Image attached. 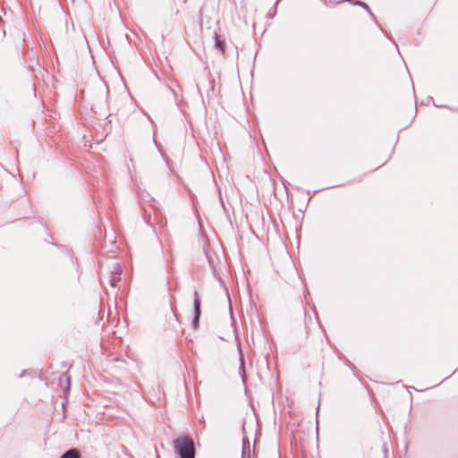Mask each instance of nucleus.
Here are the masks:
<instances>
[{"instance_id": "obj_9", "label": "nucleus", "mask_w": 458, "mask_h": 458, "mask_svg": "<svg viewBox=\"0 0 458 458\" xmlns=\"http://www.w3.org/2000/svg\"><path fill=\"white\" fill-rule=\"evenodd\" d=\"M216 39V47L222 52H225V43L224 40L220 39L219 36L217 34L215 35Z\"/></svg>"}, {"instance_id": "obj_6", "label": "nucleus", "mask_w": 458, "mask_h": 458, "mask_svg": "<svg viewBox=\"0 0 458 458\" xmlns=\"http://www.w3.org/2000/svg\"><path fill=\"white\" fill-rule=\"evenodd\" d=\"M242 458H250V441L246 437L242 440Z\"/></svg>"}, {"instance_id": "obj_2", "label": "nucleus", "mask_w": 458, "mask_h": 458, "mask_svg": "<svg viewBox=\"0 0 458 458\" xmlns=\"http://www.w3.org/2000/svg\"><path fill=\"white\" fill-rule=\"evenodd\" d=\"M193 307H194V316L192 318V327L194 328H197L199 322V318L201 314V301L199 296V293L197 291H194V301H193Z\"/></svg>"}, {"instance_id": "obj_7", "label": "nucleus", "mask_w": 458, "mask_h": 458, "mask_svg": "<svg viewBox=\"0 0 458 458\" xmlns=\"http://www.w3.org/2000/svg\"><path fill=\"white\" fill-rule=\"evenodd\" d=\"M60 458H81V453L78 449L72 448L64 452Z\"/></svg>"}, {"instance_id": "obj_10", "label": "nucleus", "mask_w": 458, "mask_h": 458, "mask_svg": "<svg viewBox=\"0 0 458 458\" xmlns=\"http://www.w3.org/2000/svg\"><path fill=\"white\" fill-rule=\"evenodd\" d=\"M318 411H319V405L317 408V414L318 413Z\"/></svg>"}, {"instance_id": "obj_5", "label": "nucleus", "mask_w": 458, "mask_h": 458, "mask_svg": "<svg viewBox=\"0 0 458 458\" xmlns=\"http://www.w3.org/2000/svg\"><path fill=\"white\" fill-rule=\"evenodd\" d=\"M238 352L240 355V368H239V373L242 378V381L245 382L246 380V370H245V365H244V357L242 353V350L241 345H238Z\"/></svg>"}, {"instance_id": "obj_8", "label": "nucleus", "mask_w": 458, "mask_h": 458, "mask_svg": "<svg viewBox=\"0 0 458 458\" xmlns=\"http://www.w3.org/2000/svg\"><path fill=\"white\" fill-rule=\"evenodd\" d=\"M345 2H350L354 5L361 6L362 8L368 10V12L370 13V15H373L372 12L370 11L369 5L363 2L358 1V0H344Z\"/></svg>"}, {"instance_id": "obj_3", "label": "nucleus", "mask_w": 458, "mask_h": 458, "mask_svg": "<svg viewBox=\"0 0 458 458\" xmlns=\"http://www.w3.org/2000/svg\"><path fill=\"white\" fill-rule=\"evenodd\" d=\"M122 267L119 263H114L113 270L111 271V276L109 284L112 287H116L118 283L121 281Z\"/></svg>"}, {"instance_id": "obj_1", "label": "nucleus", "mask_w": 458, "mask_h": 458, "mask_svg": "<svg viewBox=\"0 0 458 458\" xmlns=\"http://www.w3.org/2000/svg\"><path fill=\"white\" fill-rule=\"evenodd\" d=\"M174 446L180 458H195V445L191 437H177L174 442Z\"/></svg>"}, {"instance_id": "obj_4", "label": "nucleus", "mask_w": 458, "mask_h": 458, "mask_svg": "<svg viewBox=\"0 0 458 458\" xmlns=\"http://www.w3.org/2000/svg\"><path fill=\"white\" fill-rule=\"evenodd\" d=\"M154 216H155V219H154V221H152L150 212L148 215L146 214V216H145L146 222L148 225H150L151 226H155L156 224H157V225L161 224V225L165 224V221L163 223L162 214L159 210L156 209L154 211Z\"/></svg>"}]
</instances>
